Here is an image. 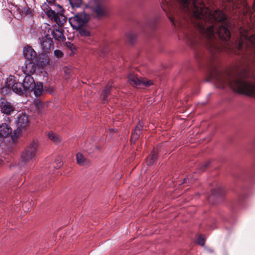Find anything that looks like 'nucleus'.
<instances>
[{
	"mask_svg": "<svg viewBox=\"0 0 255 255\" xmlns=\"http://www.w3.org/2000/svg\"><path fill=\"white\" fill-rule=\"evenodd\" d=\"M52 43V39L49 35L46 34L42 37L41 40L40 45L43 51L45 52H48L50 49Z\"/></svg>",
	"mask_w": 255,
	"mask_h": 255,
	"instance_id": "ddd939ff",
	"label": "nucleus"
},
{
	"mask_svg": "<svg viewBox=\"0 0 255 255\" xmlns=\"http://www.w3.org/2000/svg\"><path fill=\"white\" fill-rule=\"evenodd\" d=\"M67 46L70 47V48H72V47L73 46V45L71 43L69 42L67 43Z\"/></svg>",
	"mask_w": 255,
	"mask_h": 255,
	"instance_id": "473e14b6",
	"label": "nucleus"
},
{
	"mask_svg": "<svg viewBox=\"0 0 255 255\" xmlns=\"http://www.w3.org/2000/svg\"><path fill=\"white\" fill-rule=\"evenodd\" d=\"M94 12L97 16L102 17L108 14V10L104 5H97L94 9Z\"/></svg>",
	"mask_w": 255,
	"mask_h": 255,
	"instance_id": "a211bd4d",
	"label": "nucleus"
},
{
	"mask_svg": "<svg viewBox=\"0 0 255 255\" xmlns=\"http://www.w3.org/2000/svg\"><path fill=\"white\" fill-rule=\"evenodd\" d=\"M157 153L155 151H153L151 154L147 158V164L149 165L152 164L157 159Z\"/></svg>",
	"mask_w": 255,
	"mask_h": 255,
	"instance_id": "4be33fe9",
	"label": "nucleus"
},
{
	"mask_svg": "<svg viewBox=\"0 0 255 255\" xmlns=\"http://www.w3.org/2000/svg\"><path fill=\"white\" fill-rule=\"evenodd\" d=\"M197 243L199 245L203 246L205 244V239L204 238V237L203 236H199L197 240Z\"/></svg>",
	"mask_w": 255,
	"mask_h": 255,
	"instance_id": "b1692460",
	"label": "nucleus"
},
{
	"mask_svg": "<svg viewBox=\"0 0 255 255\" xmlns=\"http://www.w3.org/2000/svg\"><path fill=\"white\" fill-rule=\"evenodd\" d=\"M240 39L238 45V53L244 54L245 50L249 48V45H255V34L249 37V32L244 28L241 27L240 29Z\"/></svg>",
	"mask_w": 255,
	"mask_h": 255,
	"instance_id": "7ed1b4c3",
	"label": "nucleus"
},
{
	"mask_svg": "<svg viewBox=\"0 0 255 255\" xmlns=\"http://www.w3.org/2000/svg\"><path fill=\"white\" fill-rule=\"evenodd\" d=\"M43 91V85L42 83L39 82L36 84L35 83V86L32 89L34 94L36 97L41 95Z\"/></svg>",
	"mask_w": 255,
	"mask_h": 255,
	"instance_id": "aec40b11",
	"label": "nucleus"
},
{
	"mask_svg": "<svg viewBox=\"0 0 255 255\" xmlns=\"http://www.w3.org/2000/svg\"><path fill=\"white\" fill-rule=\"evenodd\" d=\"M216 81L218 87L224 88L229 86L233 91L255 97V85L247 79L246 71L234 69L224 74H220L216 70Z\"/></svg>",
	"mask_w": 255,
	"mask_h": 255,
	"instance_id": "f03ea898",
	"label": "nucleus"
},
{
	"mask_svg": "<svg viewBox=\"0 0 255 255\" xmlns=\"http://www.w3.org/2000/svg\"><path fill=\"white\" fill-rule=\"evenodd\" d=\"M16 128L14 130V136L19 137L29 127V121L28 116L23 113H20L16 118Z\"/></svg>",
	"mask_w": 255,
	"mask_h": 255,
	"instance_id": "39448f33",
	"label": "nucleus"
},
{
	"mask_svg": "<svg viewBox=\"0 0 255 255\" xmlns=\"http://www.w3.org/2000/svg\"><path fill=\"white\" fill-rule=\"evenodd\" d=\"M48 62H49L48 59L46 58L44 61H42L41 62V64L42 66H45V65L48 64Z\"/></svg>",
	"mask_w": 255,
	"mask_h": 255,
	"instance_id": "7c9ffc66",
	"label": "nucleus"
},
{
	"mask_svg": "<svg viewBox=\"0 0 255 255\" xmlns=\"http://www.w3.org/2000/svg\"><path fill=\"white\" fill-rule=\"evenodd\" d=\"M188 41H189V42L191 43V44H193V42L192 41V40L190 39V38H188Z\"/></svg>",
	"mask_w": 255,
	"mask_h": 255,
	"instance_id": "72a5a7b5",
	"label": "nucleus"
},
{
	"mask_svg": "<svg viewBox=\"0 0 255 255\" xmlns=\"http://www.w3.org/2000/svg\"><path fill=\"white\" fill-rule=\"evenodd\" d=\"M10 85H11V84L9 83L8 86H9Z\"/></svg>",
	"mask_w": 255,
	"mask_h": 255,
	"instance_id": "4c0bfd02",
	"label": "nucleus"
},
{
	"mask_svg": "<svg viewBox=\"0 0 255 255\" xmlns=\"http://www.w3.org/2000/svg\"><path fill=\"white\" fill-rule=\"evenodd\" d=\"M128 82L129 84L133 86L139 88L144 87H147L153 85V82L152 81L145 79H139L133 74H131L129 75Z\"/></svg>",
	"mask_w": 255,
	"mask_h": 255,
	"instance_id": "0eeeda50",
	"label": "nucleus"
},
{
	"mask_svg": "<svg viewBox=\"0 0 255 255\" xmlns=\"http://www.w3.org/2000/svg\"><path fill=\"white\" fill-rule=\"evenodd\" d=\"M13 91L18 94L23 95L27 93L25 89L24 88L22 83L20 82H14L11 86Z\"/></svg>",
	"mask_w": 255,
	"mask_h": 255,
	"instance_id": "dca6fc26",
	"label": "nucleus"
},
{
	"mask_svg": "<svg viewBox=\"0 0 255 255\" xmlns=\"http://www.w3.org/2000/svg\"><path fill=\"white\" fill-rule=\"evenodd\" d=\"M54 55L57 58H60L63 56V53L60 50H55L54 51Z\"/></svg>",
	"mask_w": 255,
	"mask_h": 255,
	"instance_id": "bb28decb",
	"label": "nucleus"
},
{
	"mask_svg": "<svg viewBox=\"0 0 255 255\" xmlns=\"http://www.w3.org/2000/svg\"><path fill=\"white\" fill-rule=\"evenodd\" d=\"M175 1L190 15L198 19L197 26L205 36L211 39L207 48L213 53H219L221 48L217 43L212 39L218 35L221 39L227 41L231 34L228 29L229 24L219 22L226 19L222 11L215 10L213 13L204 6L202 0H162L161 7L171 21L175 25H181L179 21L180 16L175 11Z\"/></svg>",
	"mask_w": 255,
	"mask_h": 255,
	"instance_id": "f257e3e1",
	"label": "nucleus"
},
{
	"mask_svg": "<svg viewBox=\"0 0 255 255\" xmlns=\"http://www.w3.org/2000/svg\"><path fill=\"white\" fill-rule=\"evenodd\" d=\"M56 163L57 164V168H60L62 165V163L61 161V159L60 158H58L56 159L55 161Z\"/></svg>",
	"mask_w": 255,
	"mask_h": 255,
	"instance_id": "c756f323",
	"label": "nucleus"
},
{
	"mask_svg": "<svg viewBox=\"0 0 255 255\" xmlns=\"http://www.w3.org/2000/svg\"><path fill=\"white\" fill-rule=\"evenodd\" d=\"M35 108L37 109V114H40L41 113V109L43 107V105H35Z\"/></svg>",
	"mask_w": 255,
	"mask_h": 255,
	"instance_id": "c85d7f7f",
	"label": "nucleus"
},
{
	"mask_svg": "<svg viewBox=\"0 0 255 255\" xmlns=\"http://www.w3.org/2000/svg\"><path fill=\"white\" fill-rule=\"evenodd\" d=\"M69 22L73 28L78 29L82 27L86 23V19L81 13L76 14L69 19Z\"/></svg>",
	"mask_w": 255,
	"mask_h": 255,
	"instance_id": "6e6552de",
	"label": "nucleus"
},
{
	"mask_svg": "<svg viewBox=\"0 0 255 255\" xmlns=\"http://www.w3.org/2000/svg\"><path fill=\"white\" fill-rule=\"evenodd\" d=\"M47 136L50 140L55 143H59L61 140V138L58 134L52 132H48Z\"/></svg>",
	"mask_w": 255,
	"mask_h": 255,
	"instance_id": "412c9836",
	"label": "nucleus"
},
{
	"mask_svg": "<svg viewBox=\"0 0 255 255\" xmlns=\"http://www.w3.org/2000/svg\"><path fill=\"white\" fill-rule=\"evenodd\" d=\"M9 79L11 81H12V78H9Z\"/></svg>",
	"mask_w": 255,
	"mask_h": 255,
	"instance_id": "e433bc0d",
	"label": "nucleus"
},
{
	"mask_svg": "<svg viewBox=\"0 0 255 255\" xmlns=\"http://www.w3.org/2000/svg\"><path fill=\"white\" fill-rule=\"evenodd\" d=\"M36 69L35 63L33 61L26 60L24 66L22 67V70L25 75L33 74Z\"/></svg>",
	"mask_w": 255,
	"mask_h": 255,
	"instance_id": "9b49d317",
	"label": "nucleus"
},
{
	"mask_svg": "<svg viewBox=\"0 0 255 255\" xmlns=\"http://www.w3.org/2000/svg\"><path fill=\"white\" fill-rule=\"evenodd\" d=\"M142 126V123L139 122L135 128L133 130L131 135V140L132 142H134L139 137L141 133Z\"/></svg>",
	"mask_w": 255,
	"mask_h": 255,
	"instance_id": "2eb2a0df",
	"label": "nucleus"
},
{
	"mask_svg": "<svg viewBox=\"0 0 255 255\" xmlns=\"http://www.w3.org/2000/svg\"><path fill=\"white\" fill-rule=\"evenodd\" d=\"M12 132V128L10 126L7 124L3 123L0 125V138H4L11 136L12 141L15 142L17 137L11 135Z\"/></svg>",
	"mask_w": 255,
	"mask_h": 255,
	"instance_id": "1a4fd4ad",
	"label": "nucleus"
},
{
	"mask_svg": "<svg viewBox=\"0 0 255 255\" xmlns=\"http://www.w3.org/2000/svg\"><path fill=\"white\" fill-rule=\"evenodd\" d=\"M69 1L73 8L80 7L82 2V0H69Z\"/></svg>",
	"mask_w": 255,
	"mask_h": 255,
	"instance_id": "5701e85b",
	"label": "nucleus"
},
{
	"mask_svg": "<svg viewBox=\"0 0 255 255\" xmlns=\"http://www.w3.org/2000/svg\"><path fill=\"white\" fill-rule=\"evenodd\" d=\"M80 34L83 36H89L90 35V32L85 29H81L79 31Z\"/></svg>",
	"mask_w": 255,
	"mask_h": 255,
	"instance_id": "a878e982",
	"label": "nucleus"
},
{
	"mask_svg": "<svg viewBox=\"0 0 255 255\" xmlns=\"http://www.w3.org/2000/svg\"><path fill=\"white\" fill-rule=\"evenodd\" d=\"M0 108L1 112L6 115H10L14 111V108L9 102L2 97L0 98Z\"/></svg>",
	"mask_w": 255,
	"mask_h": 255,
	"instance_id": "9d476101",
	"label": "nucleus"
},
{
	"mask_svg": "<svg viewBox=\"0 0 255 255\" xmlns=\"http://www.w3.org/2000/svg\"><path fill=\"white\" fill-rule=\"evenodd\" d=\"M23 53L26 60L33 61L36 57L37 54L34 49L29 46L25 47L23 49Z\"/></svg>",
	"mask_w": 255,
	"mask_h": 255,
	"instance_id": "4468645a",
	"label": "nucleus"
},
{
	"mask_svg": "<svg viewBox=\"0 0 255 255\" xmlns=\"http://www.w3.org/2000/svg\"><path fill=\"white\" fill-rule=\"evenodd\" d=\"M76 161L80 166H89L90 161L86 158L82 153L79 152L76 154Z\"/></svg>",
	"mask_w": 255,
	"mask_h": 255,
	"instance_id": "f3484780",
	"label": "nucleus"
},
{
	"mask_svg": "<svg viewBox=\"0 0 255 255\" xmlns=\"http://www.w3.org/2000/svg\"><path fill=\"white\" fill-rule=\"evenodd\" d=\"M38 146V141H31L21 155V164L24 165L32 160L35 156Z\"/></svg>",
	"mask_w": 255,
	"mask_h": 255,
	"instance_id": "20e7f679",
	"label": "nucleus"
},
{
	"mask_svg": "<svg viewBox=\"0 0 255 255\" xmlns=\"http://www.w3.org/2000/svg\"><path fill=\"white\" fill-rule=\"evenodd\" d=\"M110 93V90L109 88H106L102 92V98L104 100H106L107 96Z\"/></svg>",
	"mask_w": 255,
	"mask_h": 255,
	"instance_id": "393cba45",
	"label": "nucleus"
},
{
	"mask_svg": "<svg viewBox=\"0 0 255 255\" xmlns=\"http://www.w3.org/2000/svg\"><path fill=\"white\" fill-rule=\"evenodd\" d=\"M207 166H208V165H207V164H204V168H206Z\"/></svg>",
	"mask_w": 255,
	"mask_h": 255,
	"instance_id": "c9c22d12",
	"label": "nucleus"
},
{
	"mask_svg": "<svg viewBox=\"0 0 255 255\" xmlns=\"http://www.w3.org/2000/svg\"><path fill=\"white\" fill-rule=\"evenodd\" d=\"M127 36L131 40V41L133 40L136 37V35L132 33H128Z\"/></svg>",
	"mask_w": 255,
	"mask_h": 255,
	"instance_id": "cd10ccee",
	"label": "nucleus"
},
{
	"mask_svg": "<svg viewBox=\"0 0 255 255\" xmlns=\"http://www.w3.org/2000/svg\"><path fill=\"white\" fill-rule=\"evenodd\" d=\"M53 38L59 41H63L65 38L62 30L59 28L54 29L52 32Z\"/></svg>",
	"mask_w": 255,
	"mask_h": 255,
	"instance_id": "6ab92c4d",
	"label": "nucleus"
},
{
	"mask_svg": "<svg viewBox=\"0 0 255 255\" xmlns=\"http://www.w3.org/2000/svg\"><path fill=\"white\" fill-rule=\"evenodd\" d=\"M190 177H188L187 179H184V182H187V180H189Z\"/></svg>",
	"mask_w": 255,
	"mask_h": 255,
	"instance_id": "f704fd0d",
	"label": "nucleus"
},
{
	"mask_svg": "<svg viewBox=\"0 0 255 255\" xmlns=\"http://www.w3.org/2000/svg\"><path fill=\"white\" fill-rule=\"evenodd\" d=\"M27 92H30L35 86V82L31 75H25L22 83Z\"/></svg>",
	"mask_w": 255,
	"mask_h": 255,
	"instance_id": "f8f14e48",
	"label": "nucleus"
},
{
	"mask_svg": "<svg viewBox=\"0 0 255 255\" xmlns=\"http://www.w3.org/2000/svg\"><path fill=\"white\" fill-rule=\"evenodd\" d=\"M47 15L52 21L55 22L59 26L63 25L66 21V18L64 15L63 10L61 8L59 11L57 12L51 9L48 10Z\"/></svg>",
	"mask_w": 255,
	"mask_h": 255,
	"instance_id": "423d86ee",
	"label": "nucleus"
},
{
	"mask_svg": "<svg viewBox=\"0 0 255 255\" xmlns=\"http://www.w3.org/2000/svg\"><path fill=\"white\" fill-rule=\"evenodd\" d=\"M55 0H46V1H47L48 3H51V4H53V3H54Z\"/></svg>",
	"mask_w": 255,
	"mask_h": 255,
	"instance_id": "2f4dec72",
	"label": "nucleus"
}]
</instances>
